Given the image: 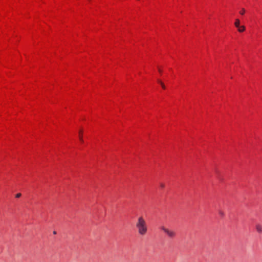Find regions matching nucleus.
I'll return each mask as SVG.
<instances>
[{"label":"nucleus","mask_w":262,"mask_h":262,"mask_svg":"<svg viewBox=\"0 0 262 262\" xmlns=\"http://www.w3.org/2000/svg\"><path fill=\"white\" fill-rule=\"evenodd\" d=\"M136 227L138 234L141 236H144L148 231V226L143 216H139L136 223Z\"/></svg>","instance_id":"obj_1"},{"label":"nucleus","mask_w":262,"mask_h":262,"mask_svg":"<svg viewBox=\"0 0 262 262\" xmlns=\"http://www.w3.org/2000/svg\"><path fill=\"white\" fill-rule=\"evenodd\" d=\"M161 229L170 238H174L176 236V232L171 229L162 226Z\"/></svg>","instance_id":"obj_2"},{"label":"nucleus","mask_w":262,"mask_h":262,"mask_svg":"<svg viewBox=\"0 0 262 262\" xmlns=\"http://www.w3.org/2000/svg\"><path fill=\"white\" fill-rule=\"evenodd\" d=\"M234 25L239 32H243L245 30V27L244 26H240V20L238 19H235Z\"/></svg>","instance_id":"obj_3"},{"label":"nucleus","mask_w":262,"mask_h":262,"mask_svg":"<svg viewBox=\"0 0 262 262\" xmlns=\"http://www.w3.org/2000/svg\"><path fill=\"white\" fill-rule=\"evenodd\" d=\"M79 138L80 141L82 143H83V140L82 139V130H80L79 132Z\"/></svg>","instance_id":"obj_4"},{"label":"nucleus","mask_w":262,"mask_h":262,"mask_svg":"<svg viewBox=\"0 0 262 262\" xmlns=\"http://www.w3.org/2000/svg\"><path fill=\"white\" fill-rule=\"evenodd\" d=\"M256 230L258 232H261V227L260 225H256Z\"/></svg>","instance_id":"obj_5"},{"label":"nucleus","mask_w":262,"mask_h":262,"mask_svg":"<svg viewBox=\"0 0 262 262\" xmlns=\"http://www.w3.org/2000/svg\"><path fill=\"white\" fill-rule=\"evenodd\" d=\"M219 214L222 217H223L225 215L224 212L222 210H219Z\"/></svg>","instance_id":"obj_6"},{"label":"nucleus","mask_w":262,"mask_h":262,"mask_svg":"<svg viewBox=\"0 0 262 262\" xmlns=\"http://www.w3.org/2000/svg\"><path fill=\"white\" fill-rule=\"evenodd\" d=\"M158 82H159V83H160V84L161 85L162 88L165 89V86L164 85V83L162 81L159 80H158Z\"/></svg>","instance_id":"obj_7"},{"label":"nucleus","mask_w":262,"mask_h":262,"mask_svg":"<svg viewBox=\"0 0 262 262\" xmlns=\"http://www.w3.org/2000/svg\"><path fill=\"white\" fill-rule=\"evenodd\" d=\"M159 185H160V187L162 189H163L165 187V184L163 183H160Z\"/></svg>","instance_id":"obj_8"},{"label":"nucleus","mask_w":262,"mask_h":262,"mask_svg":"<svg viewBox=\"0 0 262 262\" xmlns=\"http://www.w3.org/2000/svg\"><path fill=\"white\" fill-rule=\"evenodd\" d=\"M245 9L243 8V9L241 10V11H240V12H239V13H240V14H241L243 15V14L245 13Z\"/></svg>","instance_id":"obj_9"},{"label":"nucleus","mask_w":262,"mask_h":262,"mask_svg":"<svg viewBox=\"0 0 262 262\" xmlns=\"http://www.w3.org/2000/svg\"><path fill=\"white\" fill-rule=\"evenodd\" d=\"M20 196H21V193H17L16 194V198H17L20 197Z\"/></svg>","instance_id":"obj_10"},{"label":"nucleus","mask_w":262,"mask_h":262,"mask_svg":"<svg viewBox=\"0 0 262 262\" xmlns=\"http://www.w3.org/2000/svg\"><path fill=\"white\" fill-rule=\"evenodd\" d=\"M159 72L160 73H161L162 72V70L160 69H159Z\"/></svg>","instance_id":"obj_11"},{"label":"nucleus","mask_w":262,"mask_h":262,"mask_svg":"<svg viewBox=\"0 0 262 262\" xmlns=\"http://www.w3.org/2000/svg\"><path fill=\"white\" fill-rule=\"evenodd\" d=\"M56 233H56V232L55 231H53V234H56Z\"/></svg>","instance_id":"obj_12"}]
</instances>
